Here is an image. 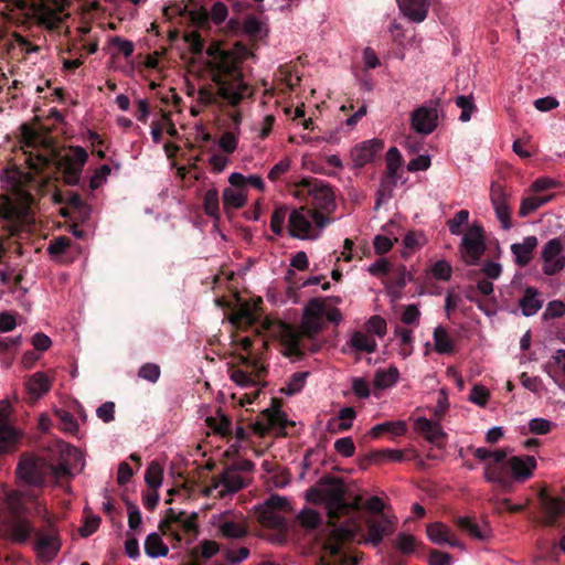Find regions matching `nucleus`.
<instances>
[{"instance_id": "26", "label": "nucleus", "mask_w": 565, "mask_h": 565, "mask_svg": "<svg viewBox=\"0 0 565 565\" xmlns=\"http://www.w3.org/2000/svg\"><path fill=\"white\" fill-rule=\"evenodd\" d=\"M23 437L21 430L13 426H0V454L14 452Z\"/></svg>"}, {"instance_id": "29", "label": "nucleus", "mask_w": 565, "mask_h": 565, "mask_svg": "<svg viewBox=\"0 0 565 565\" xmlns=\"http://www.w3.org/2000/svg\"><path fill=\"white\" fill-rule=\"evenodd\" d=\"M35 531L26 520H15L9 525L10 539L15 543H26Z\"/></svg>"}, {"instance_id": "59", "label": "nucleus", "mask_w": 565, "mask_h": 565, "mask_svg": "<svg viewBox=\"0 0 565 565\" xmlns=\"http://www.w3.org/2000/svg\"><path fill=\"white\" fill-rule=\"evenodd\" d=\"M411 274L407 271L404 265L398 266L391 275L392 287L401 290L406 286L407 280H411Z\"/></svg>"}, {"instance_id": "37", "label": "nucleus", "mask_w": 565, "mask_h": 565, "mask_svg": "<svg viewBox=\"0 0 565 565\" xmlns=\"http://www.w3.org/2000/svg\"><path fill=\"white\" fill-rule=\"evenodd\" d=\"M350 345L359 352L366 353H373L377 348L375 340L361 331H355L352 334Z\"/></svg>"}, {"instance_id": "28", "label": "nucleus", "mask_w": 565, "mask_h": 565, "mask_svg": "<svg viewBox=\"0 0 565 565\" xmlns=\"http://www.w3.org/2000/svg\"><path fill=\"white\" fill-rule=\"evenodd\" d=\"M51 388V382L43 372H36L26 382V391L33 398H39Z\"/></svg>"}, {"instance_id": "27", "label": "nucleus", "mask_w": 565, "mask_h": 565, "mask_svg": "<svg viewBox=\"0 0 565 565\" xmlns=\"http://www.w3.org/2000/svg\"><path fill=\"white\" fill-rule=\"evenodd\" d=\"M356 417V412L353 407L348 406L340 409L337 418H331L328 423L330 431H345L352 427V420Z\"/></svg>"}, {"instance_id": "49", "label": "nucleus", "mask_w": 565, "mask_h": 565, "mask_svg": "<svg viewBox=\"0 0 565 565\" xmlns=\"http://www.w3.org/2000/svg\"><path fill=\"white\" fill-rule=\"evenodd\" d=\"M397 179L383 175L381 179L380 188L377 190V198L375 207H380L383 200H387L392 196L393 189L396 185Z\"/></svg>"}, {"instance_id": "62", "label": "nucleus", "mask_w": 565, "mask_h": 565, "mask_svg": "<svg viewBox=\"0 0 565 565\" xmlns=\"http://www.w3.org/2000/svg\"><path fill=\"white\" fill-rule=\"evenodd\" d=\"M55 416L60 419L65 431L76 433L78 430L77 422L70 412L65 409H56Z\"/></svg>"}, {"instance_id": "20", "label": "nucleus", "mask_w": 565, "mask_h": 565, "mask_svg": "<svg viewBox=\"0 0 565 565\" xmlns=\"http://www.w3.org/2000/svg\"><path fill=\"white\" fill-rule=\"evenodd\" d=\"M403 14L414 23L423 22L428 14L430 0H397Z\"/></svg>"}, {"instance_id": "7", "label": "nucleus", "mask_w": 565, "mask_h": 565, "mask_svg": "<svg viewBox=\"0 0 565 565\" xmlns=\"http://www.w3.org/2000/svg\"><path fill=\"white\" fill-rule=\"evenodd\" d=\"M61 539L57 527L45 518V525L34 532V550L44 562H51L61 550Z\"/></svg>"}, {"instance_id": "48", "label": "nucleus", "mask_w": 565, "mask_h": 565, "mask_svg": "<svg viewBox=\"0 0 565 565\" xmlns=\"http://www.w3.org/2000/svg\"><path fill=\"white\" fill-rule=\"evenodd\" d=\"M162 476L163 471L161 466L158 462L152 461L146 470L145 481L151 489L157 490V488L161 486Z\"/></svg>"}, {"instance_id": "60", "label": "nucleus", "mask_w": 565, "mask_h": 565, "mask_svg": "<svg viewBox=\"0 0 565 565\" xmlns=\"http://www.w3.org/2000/svg\"><path fill=\"white\" fill-rule=\"evenodd\" d=\"M451 265L444 259L436 262L431 268L433 276L441 281H448L451 278Z\"/></svg>"}, {"instance_id": "51", "label": "nucleus", "mask_w": 565, "mask_h": 565, "mask_svg": "<svg viewBox=\"0 0 565 565\" xmlns=\"http://www.w3.org/2000/svg\"><path fill=\"white\" fill-rule=\"evenodd\" d=\"M288 214V207L286 205L277 206L270 218V230L274 234L280 236L284 233V223Z\"/></svg>"}, {"instance_id": "1", "label": "nucleus", "mask_w": 565, "mask_h": 565, "mask_svg": "<svg viewBox=\"0 0 565 565\" xmlns=\"http://www.w3.org/2000/svg\"><path fill=\"white\" fill-rule=\"evenodd\" d=\"M322 491L310 489L319 500L324 502L328 512V524L332 527L322 545L323 551L339 565H358L359 557L351 556L345 551V545L352 543L361 531V525L355 519H349L337 525V522L351 511L360 509L359 499L355 502L345 500V489L340 481Z\"/></svg>"}, {"instance_id": "40", "label": "nucleus", "mask_w": 565, "mask_h": 565, "mask_svg": "<svg viewBox=\"0 0 565 565\" xmlns=\"http://www.w3.org/2000/svg\"><path fill=\"white\" fill-rule=\"evenodd\" d=\"M459 529L467 532L471 537L483 541L488 537L487 531L482 530L472 519L460 516L456 520Z\"/></svg>"}, {"instance_id": "30", "label": "nucleus", "mask_w": 565, "mask_h": 565, "mask_svg": "<svg viewBox=\"0 0 565 565\" xmlns=\"http://www.w3.org/2000/svg\"><path fill=\"white\" fill-rule=\"evenodd\" d=\"M407 431V425L403 420H396V422H384L381 424L375 425L371 431L370 435L373 438H379L383 434H392L394 436H403Z\"/></svg>"}, {"instance_id": "35", "label": "nucleus", "mask_w": 565, "mask_h": 565, "mask_svg": "<svg viewBox=\"0 0 565 565\" xmlns=\"http://www.w3.org/2000/svg\"><path fill=\"white\" fill-rule=\"evenodd\" d=\"M203 209L207 216L212 217L214 221H220V201H218V191L215 188L207 190L203 198Z\"/></svg>"}, {"instance_id": "25", "label": "nucleus", "mask_w": 565, "mask_h": 565, "mask_svg": "<svg viewBox=\"0 0 565 565\" xmlns=\"http://www.w3.org/2000/svg\"><path fill=\"white\" fill-rule=\"evenodd\" d=\"M282 344L286 349V355L301 359L305 355L300 334L290 326L282 323Z\"/></svg>"}, {"instance_id": "46", "label": "nucleus", "mask_w": 565, "mask_h": 565, "mask_svg": "<svg viewBox=\"0 0 565 565\" xmlns=\"http://www.w3.org/2000/svg\"><path fill=\"white\" fill-rule=\"evenodd\" d=\"M264 376H258L256 372L245 371L242 369H235L232 371L231 379L241 386H255L260 379Z\"/></svg>"}, {"instance_id": "41", "label": "nucleus", "mask_w": 565, "mask_h": 565, "mask_svg": "<svg viewBox=\"0 0 565 565\" xmlns=\"http://www.w3.org/2000/svg\"><path fill=\"white\" fill-rule=\"evenodd\" d=\"M434 342L435 350L440 354L451 353L454 351L452 340L448 335L446 329L441 326L434 330Z\"/></svg>"}, {"instance_id": "9", "label": "nucleus", "mask_w": 565, "mask_h": 565, "mask_svg": "<svg viewBox=\"0 0 565 565\" xmlns=\"http://www.w3.org/2000/svg\"><path fill=\"white\" fill-rule=\"evenodd\" d=\"M473 456L481 461L491 460L484 466L483 477L487 482H500L505 487L508 486L507 480L501 477V461L508 457L505 449L490 450L479 447L473 450Z\"/></svg>"}, {"instance_id": "42", "label": "nucleus", "mask_w": 565, "mask_h": 565, "mask_svg": "<svg viewBox=\"0 0 565 565\" xmlns=\"http://www.w3.org/2000/svg\"><path fill=\"white\" fill-rule=\"evenodd\" d=\"M309 376V372H296L294 373L286 386L280 388V393L292 396L301 392L306 384V380Z\"/></svg>"}, {"instance_id": "55", "label": "nucleus", "mask_w": 565, "mask_h": 565, "mask_svg": "<svg viewBox=\"0 0 565 565\" xmlns=\"http://www.w3.org/2000/svg\"><path fill=\"white\" fill-rule=\"evenodd\" d=\"M71 238L66 236L54 238L47 246V253L52 258H57L66 252V249L71 246Z\"/></svg>"}, {"instance_id": "36", "label": "nucleus", "mask_w": 565, "mask_h": 565, "mask_svg": "<svg viewBox=\"0 0 565 565\" xmlns=\"http://www.w3.org/2000/svg\"><path fill=\"white\" fill-rule=\"evenodd\" d=\"M205 422L207 427L213 429L214 433L220 434L223 437H228L232 435V420L230 417L222 414L221 411H218V416H210Z\"/></svg>"}, {"instance_id": "14", "label": "nucleus", "mask_w": 565, "mask_h": 565, "mask_svg": "<svg viewBox=\"0 0 565 565\" xmlns=\"http://www.w3.org/2000/svg\"><path fill=\"white\" fill-rule=\"evenodd\" d=\"M367 537L365 543L373 546L380 545L385 535H391L396 529V519L386 514H381L379 519H370L366 521Z\"/></svg>"}, {"instance_id": "8", "label": "nucleus", "mask_w": 565, "mask_h": 565, "mask_svg": "<svg viewBox=\"0 0 565 565\" xmlns=\"http://www.w3.org/2000/svg\"><path fill=\"white\" fill-rule=\"evenodd\" d=\"M71 154H65L58 161L63 170V180L66 184L75 186L81 183L83 169L88 160L87 151L81 146H68Z\"/></svg>"}, {"instance_id": "33", "label": "nucleus", "mask_w": 565, "mask_h": 565, "mask_svg": "<svg viewBox=\"0 0 565 565\" xmlns=\"http://www.w3.org/2000/svg\"><path fill=\"white\" fill-rule=\"evenodd\" d=\"M221 482L224 486V490L220 492L221 498L227 493H235L244 488V481L242 477L235 475L234 471L230 468H226L221 475Z\"/></svg>"}, {"instance_id": "6", "label": "nucleus", "mask_w": 565, "mask_h": 565, "mask_svg": "<svg viewBox=\"0 0 565 565\" xmlns=\"http://www.w3.org/2000/svg\"><path fill=\"white\" fill-rule=\"evenodd\" d=\"M282 401L274 397L271 405L260 412L258 419L252 425L253 431L264 437L270 430H276L278 435L286 436V428L288 425L294 426L295 423L287 419V415L281 411Z\"/></svg>"}, {"instance_id": "43", "label": "nucleus", "mask_w": 565, "mask_h": 565, "mask_svg": "<svg viewBox=\"0 0 565 565\" xmlns=\"http://www.w3.org/2000/svg\"><path fill=\"white\" fill-rule=\"evenodd\" d=\"M263 300L258 298L257 303L254 307L243 306L236 313V319L245 324L253 326L258 322L262 313L259 312L258 305H262Z\"/></svg>"}, {"instance_id": "13", "label": "nucleus", "mask_w": 565, "mask_h": 565, "mask_svg": "<svg viewBox=\"0 0 565 565\" xmlns=\"http://www.w3.org/2000/svg\"><path fill=\"white\" fill-rule=\"evenodd\" d=\"M47 468L44 462L38 458L22 456L18 468V476L26 483L32 486H42L46 479Z\"/></svg>"}, {"instance_id": "38", "label": "nucleus", "mask_w": 565, "mask_h": 565, "mask_svg": "<svg viewBox=\"0 0 565 565\" xmlns=\"http://www.w3.org/2000/svg\"><path fill=\"white\" fill-rule=\"evenodd\" d=\"M246 203V195L241 192L236 191L232 188H226L223 191V206L226 213L230 212L232 209H241Z\"/></svg>"}, {"instance_id": "11", "label": "nucleus", "mask_w": 565, "mask_h": 565, "mask_svg": "<svg viewBox=\"0 0 565 565\" xmlns=\"http://www.w3.org/2000/svg\"><path fill=\"white\" fill-rule=\"evenodd\" d=\"M308 211L310 209H294L289 214L288 231L291 237L315 239L319 236V233H315Z\"/></svg>"}, {"instance_id": "2", "label": "nucleus", "mask_w": 565, "mask_h": 565, "mask_svg": "<svg viewBox=\"0 0 565 565\" xmlns=\"http://www.w3.org/2000/svg\"><path fill=\"white\" fill-rule=\"evenodd\" d=\"M206 53L213 57L209 67L212 81L218 87L217 95L233 106L238 105L248 92V85L243 79L236 56L216 45L209 46Z\"/></svg>"}, {"instance_id": "21", "label": "nucleus", "mask_w": 565, "mask_h": 565, "mask_svg": "<svg viewBox=\"0 0 565 565\" xmlns=\"http://www.w3.org/2000/svg\"><path fill=\"white\" fill-rule=\"evenodd\" d=\"M537 238L535 236H526L521 243L511 245V252L514 256V262L520 267H525L533 258L534 249L537 246Z\"/></svg>"}, {"instance_id": "53", "label": "nucleus", "mask_w": 565, "mask_h": 565, "mask_svg": "<svg viewBox=\"0 0 565 565\" xmlns=\"http://www.w3.org/2000/svg\"><path fill=\"white\" fill-rule=\"evenodd\" d=\"M185 18L198 28H205L210 22V13L204 7L189 9Z\"/></svg>"}, {"instance_id": "22", "label": "nucleus", "mask_w": 565, "mask_h": 565, "mask_svg": "<svg viewBox=\"0 0 565 565\" xmlns=\"http://www.w3.org/2000/svg\"><path fill=\"white\" fill-rule=\"evenodd\" d=\"M216 526L220 535L225 539H242L248 533V529L243 521L231 519L227 513L220 516Z\"/></svg>"}, {"instance_id": "23", "label": "nucleus", "mask_w": 565, "mask_h": 565, "mask_svg": "<svg viewBox=\"0 0 565 565\" xmlns=\"http://www.w3.org/2000/svg\"><path fill=\"white\" fill-rule=\"evenodd\" d=\"M428 539L435 544H448L452 547H461L460 542L452 535L451 531L441 522H434L426 529Z\"/></svg>"}, {"instance_id": "50", "label": "nucleus", "mask_w": 565, "mask_h": 565, "mask_svg": "<svg viewBox=\"0 0 565 565\" xmlns=\"http://www.w3.org/2000/svg\"><path fill=\"white\" fill-rule=\"evenodd\" d=\"M297 519L300 525L307 530H315L321 524L320 514L312 509H303Z\"/></svg>"}, {"instance_id": "31", "label": "nucleus", "mask_w": 565, "mask_h": 565, "mask_svg": "<svg viewBox=\"0 0 565 565\" xmlns=\"http://www.w3.org/2000/svg\"><path fill=\"white\" fill-rule=\"evenodd\" d=\"M143 546L145 553L151 558L167 556L169 553L168 546L158 533H150L146 537Z\"/></svg>"}, {"instance_id": "5", "label": "nucleus", "mask_w": 565, "mask_h": 565, "mask_svg": "<svg viewBox=\"0 0 565 565\" xmlns=\"http://www.w3.org/2000/svg\"><path fill=\"white\" fill-rule=\"evenodd\" d=\"M296 195L310 199L312 210L333 211L334 193L329 184L315 178H303L297 184Z\"/></svg>"}, {"instance_id": "10", "label": "nucleus", "mask_w": 565, "mask_h": 565, "mask_svg": "<svg viewBox=\"0 0 565 565\" xmlns=\"http://www.w3.org/2000/svg\"><path fill=\"white\" fill-rule=\"evenodd\" d=\"M564 246L559 238L547 241L541 250L543 262L542 271L546 276H554L565 268Z\"/></svg>"}, {"instance_id": "19", "label": "nucleus", "mask_w": 565, "mask_h": 565, "mask_svg": "<svg viewBox=\"0 0 565 565\" xmlns=\"http://www.w3.org/2000/svg\"><path fill=\"white\" fill-rule=\"evenodd\" d=\"M414 429L422 434L428 443L438 447L444 446L447 435L439 423L426 417H418L414 423Z\"/></svg>"}, {"instance_id": "34", "label": "nucleus", "mask_w": 565, "mask_h": 565, "mask_svg": "<svg viewBox=\"0 0 565 565\" xmlns=\"http://www.w3.org/2000/svg\"><path fill=\"white\" fill-rule=\"evenodd\" d=\"M399 372L395 366L387 370H377L374 376V386L379 390L392 387L396 384Z\"/></svg>"}, {"instance_id": "32", "label": "nucleus", "mask_w": 565, "mask_h": 565, "mask_svg": "<svg viewBox=\"0 0 565 565\" xmlns=\"http://www.w3.org/2000/svg\"><path fill=\"white\" fill-rule=\"evenodd\" d=\"M417 455L414 451H411V456H407L404 450L398 449L376 450L370 455L371 460L375 462H380L382 460L401 462L403 460L415 459Z\"/></svg>"}, {"instance_id": "56", "label": "nucleus", "mask_w": 565, "mask_h": 565, "mask_svg": "<svg viewBox=\"0 0 565 565\" xmlns=\"http://www.w3.org/2000/svg\"><path fill=\"white\" fill-rule=\"evenodd\" d=\"M163 17L171 21L177 17L185 18L186 13L189 12V6L184 1L181 2H174L170 6H167L162 10Z\"/></svg>"}, {"instance_id": "58", "label": "nucleus", "mask_w": 565, "mask_h": 565, "mask_svg": "<svg viewBox=\"0 0 565 565\" xmlns=\"http://www.w3.org/2000/svg\"><path fill=\"white\" fill-rule=\"evenodd\" d=\"M469 218V211L467 210H460L455 214V216L450 220H448L447 225L449 228V232L452 235H459L461 233V226L467 224Z\"/></svg>"}, {"instance_id": "12", "label": "nucleus", "mask_w": 565, "mask_h": 565, "mask_svg": "<svg viewBox=\"0 0 565 565\" xmlns=\"http://www.w3.org/2000/svg\"><path fill=\"white\" fill-rule=\"evenodd\" d=\"M461 247L465 253V262L468 265L477 264L486 250L482 227L471 226L462 237Z\"/></svg>"}, {"instance_id": "45", "label": "nucleus", "mask_w": 565, "mask_h": 565, "mask_svg": "<svg viewBox=\"0 0 565 565\" xmlns=\"http://www.w3.org/2000/svg\"><path fill=\"white\" fill-rule=\"evenodd\" d=\"M551 200V196H529L522 200L519 209V215L526 217Z\"/></svg>"}, {"instance_id": "4", "label": "nucleus", "mask_w": 565, "mask_h": 565, "mask_svg": "<svg viewBox=\"0 0 565 565\" xmlns=\"http://www.w3.org/2000/svg\"><path fill=\"white\" fill-rule=\"evenodd\" d=\"M501 477L507 480V487L500 482H492L503 493H511L515 481L530 479L536 468V460L532 456H513L501 461Z\"/></svg>"}, {"instance_id": "64", "label": "nucleus", "mask_w": 565, "mask_h": 565, "mask_svg": "<svg viewBox=\"0 0 565 565\" xmlns=\"http://www.w3.org/2000/svg\"><path fill=\"white\" fill-rule=\"evenodd\" d=\"M565 315V303L562 300H552L547 303L543 319L562 318Z\"/></svg>"}, {"instance_id": "39", "label": "nucleus", "mask_w": 565, "mask_h": 565, "mask_svg": "<svg viewBox=\"0 0 565 565\" xmlns=\"http://www.w3.org/2000/svg\"><path fill=\"white\" fill-rule=\"evenodd\" d=\"M258 521L270 529H280L285 524V519L281 515L265 505L258 510Z\"/></svg>"}, {"instance_id": "52", "label": "nucleus", "mask_w": 565, "mask_h": 565, "mask_svg": "<svg viewBox=\"0 0 565 565\" xmlns=\"http://www.w3.org/2000/svg\"><path fill=\"white\" fill-rule=\"evenodd\" d=\"M322 318L315 319V317H308L303 315L301 322V331L302 334L306 335L307 338H315L322 330Z\"/></svg>"}, {"instance_id": "15", "label": "nucleus", "mask_w": 565, "mask_h": 565, "mask_svg": "<svg viewBox=\"0 0 565 565\" xmlns=\"http://www.w3.org/2000/svg\"><path fill=\"white\" fill-rule=\"evenodd\" d=\"M383 149L384 142L376 138L355 145L351 150V158L354 167L362 168L365 164L371 163Z\"/></svg>"}, {"instance_id": "18", "label": "nucleus", "mask_w": 565, "mask_h": 565, "mask_svg": "<svg viewBox=\"0 0 565 565\" xmlns=\"http://www.w3.org/2000/svg\"><path fill=\"white\" fill-rule=\"evenodd\" d=\"M540 500L544 514V524L546 526H555L558 518L565 513V499L551 497L545 491H542Z\"/></svg>"}, {"instance_id": "54", "label": "nucleus", "mask_w": 565, "mask_h": 565, "mask_svg": "<svg viewBox=\"0 0 565 565\" xmlns=\"http://www.w3.org/2000/svg\"><path fill=\"white\" fill-rule=\"evenodd\" d=\"M456 105L461 109L459 119L462 122L469 121L471 118V114L477 109L471 96H458L456 98Z\"/></svg>"}, {"instance_id": "44", "label": "nucleus", "mask_w": 565, "mask_h": 565, "mask_svg": "<svg viewBox=\"0 0 565 565\" xmlns=\"http://www.w3.org/2000/svg\"><path fill=\"white\" fill-rule=\"evenodd\" d=\"M402 164L403 158L399 150L396 147L390 148L386 153V172L384 175L398 179L397 172Z\"/></svg>"}, {"instance_id": "17", "label": "nucleus", "mask_w": 565, "mask_h": 565, "mask_svg": "<svg viewBox=\"0 0 565 565\" xmlns=\"http://www.w3.org/2000/svg\"><path fill=\"white\" fill-rule=\"evenodd\" d=\"M437 120L436 107L420 106L412 114V128L418 134L429 135L436 129Z\"/></svg>"}, {"instance_id": "61", "label": "nucleus", "mask_w": 565, "mask_h": 565, "mask_svg": "<svg viewBox=\"0 0 565 565\" xmlns=\"http://www.w3.org/2000/svg\"><path fill=\"white\" fill-rule=\"evenodd\" d=\"M416 545L415 537L411 534L399 533L395 541V546L403 554H411L414 552Z\"/></svg>"}, {"instance_id": "16", "label": "nucleus", "mask_w": 565, "mask_h": 565, "mask_svg": "<svg viewBox=\"0 0 565 565\" xmlns=\"http://www.w3.org/2000/svg\"><path fill=\"white\" fill-rule=\"evenodd\" d=\"M490 199L492 206L495 211V215L500 221L504 230H509L512 226L510 216V205L508 202V194L504 188L498 183H492Z\"/></svg>"}, {"instance_id": "57", "label": "nucleus", "mask_w": 565, "mask_h": 565, "mask_svg": "<svg viewBox=\"0 0 565 565\" xmlns=\"http://www.w3.org/2000/svg\"><path fill=\"white\" fill-rule=\"evenodd\" d=\"M161 370L156 363H145L138 371V376L150 383H156L160 379Z\"/></svg>"}, {"instance_id": "63", "label": "nucleus", "mask_w": 565, "mask_h": 565, "mask_svg": "<svg viewBox=\"0 0 565 565\" xmlns=\"http://www.w3.org/2000/svg\"><path fill=\"white\" fill-rule=\"evenodd\" d=\"M184 41L189 44L190 51L195 54H202L204 50V41L198 31H191L184 34Z\"/></svg>"}, {"instance_id": "47", "label": "nucleus", "mask_w": 565, "mask_h": 565, "mask_svg": "<svg viewBox=\"0 0 565 565\" xmlns=\"http://www.w3.org/2000/svg\"><path fill=\"white\" fill-rule=\"evenodd\" d=\"M220 551V544L212 540H204L200 544V550L198 547L191 551V557L198 558L199 555L203 559H210L214 555H216Z\"/></svg>"}, {"instance_id": "24", "label": "nucleus", "mask_w": 565, "mask_h": 565, "mask_svg": "<svg viewBox=\"0 0 565 565\" xmlns=\"http://www.w3.org/2000/svg\"><path fill=\"white\" fill-rule=\"evenodd\" d=\"M543 299L540 298V291L531 286L525 287L522 297L519 299V307L525 317L536 315L543 307Z\"/></svg>"}, {"instance_id": "3", "label": "nucleus", "mask_w": 565, "mask_h": 565, "mask_svg": "<svg viewBox=\"0 0 565 565\" xmlns=\"http://www.w3.org/2000/svg\"><path fill=\"white\" fill-rule=\"evenodd\" d=\"M199 513L192 512L188 515L185 511L177 512L174 509L169 508L166 510L164 518L159 523V530L164 535H170L175 542L181 543V532L190 535L188 541L190 544L199 533L198 526Z\"/></svg>"}]
</instances>
